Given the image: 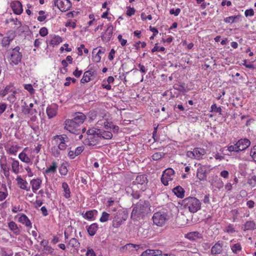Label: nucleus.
<instances>
[{"label":"nucleus","instance_id":"nucleus-18","mask_svg":"<svg viewBox=\"0 0 256 256\" xmlns=\"http://www.w3.org/2000/svg\"><path fill=\"white\" fill-rule=\"evenodd\" d=\"M100 129L92 128L86 132L88 137H90V139L96 138V140H98V132Z\"/></svg>","mask_w":256,"mask_h":256},{"label":"nucleus","instance_id":"nucleus-33","mask_svg":"<svg viewBox=\"0 0 256 256\" xmlns=\"http://www.w3.org/2000/svg\"><path fill=\"white\" fill-rule=\"evenodd\" d=\"M62 188L64 189V196L66 198H70V188H69L67 184V183L65 182H63L62 184Z\"/></svg>","mask_w":256,"mask_h":256},{"label":"nucleus","instance_id":"nucleus-32","mask_svg":"<svg viewBox=\"0 0 256 256\" xmlns=\"http://www.w3.org/2000/svg\"><path fill=\"white\" fill-rule=\"evenodd\" d=\"M46 114L48 118H51L56 115V109L52 106H49L46 108Z\"/></svg>","mask_w":256,"mask_h":256},{"label":"nucleus","instance_id":"nucleus-9","mask_svg":"<svg viewBox=\"0 0 256 256\" xmlns=\"http://www.w3.org/2000/svg\"><path fill=\"white\" fill-rule=\"evenodd\" d=\"M208 168L206 166H200L197 169L196 177L200 180H205L206 179Z\"/></svg>","mask_w":256,"mask_h":256},{"label":"nucleus","instance_id":"nucleus-28","mask_svg":"<svg viewBox=\"0 0 256 256\" xmlns=\"http://www.w3.org/2000/svg\"><path fill=\"white\" fill-rule=\"evenodd\" d=\"M8 227L10 229L13 231L14 234L18 235L20 234V230L17 226V224L14 222H10L8 223Z\"/></svg>","mask_w":256,"mask_h":256},{"label":"nucleus","instance_id":"nucleus-1","mask_svg":"<svg viewBox=\"0 0 256 256\" xmlns=\"http://www.w3.org/2000/svg\"><path fill=\"white\" fill-rule=\"evenodd\" d=\"M72 119H66L64 124V128L70 132L79 134L80 130V125L86 119V116L82 112H78L74 114Z\"/></svg>","mask_w":256,"mask_h":256},{"label":"nucleus","instance_id":"nucleus-38","mask_svg":"<svg viewBox=\"0 0 256 256\" xmlns=\"http://www.w3.org/2000/svg\"><path fill=\"white\" fill-rule=\"evenodd\" d=\"M140 245L134 244H126L125 246H122V249L124 250H130L132 248H135L136 250H138V248H140Z\"/></svg>","mask_w":256,"mask_h":256},{"label":"nucleus","instance_id":"nucleus-57","mask_svg":"<svg viewBox=\"0 0 256 256\" xmlns=\"http://www.w3.org/2000/svg\"><path fill=\"white\" fill-rule=\"evenodd\" d=\"M254 11L252 8L249 9V10H246L244 12V14H245L246 16V17L248 16H252L254 15Z\"/></svg>","mask_w":256,"mask_h":256},{"label":"nucleus","instance_id":"nucleus-2","mask_svg":"<svg viewBox=\"0 0 256 256\" xmlns=\"http://www.w3.org/2000/svg\"><path fill=\"white\" fill-rule=\"evenodd\" d=\"M150 204L148 201L140 200L134 207L131 218L134 220L144 219L150 210Z\"/></svg>","mask_w":256,"mask_h":256},{"label":"nucleus","instance_id":"nucleus-56","mask_svg":"<svg viewBox=\"0 0 256 256\" xmlns=\"http://www.w3.org/2000/svg\"><path fill=\"white\" fill-rule=\"evenodd\" d=\"M226 232L230 234H232L235 232L234 228L231 224H229L226 228Z\"/></svg>","mask_w":256,"mask_h":256},{"label":"nucleus","instance_id":"nucleus-16","mask_svg":"<svg viewBox=\"0 0 256 256\" xmlns=\"http://www.w3.org/2000/svg\"><path fill=\"white\" fill-rule=\"evenodd\" d=\"M162 253L160 250L148 249L142 254L141 256H158L162 255Z\"/></svg>","mask_w":256,"mask_h":256},{"label":"nucleus","instance_id":"nucleus-43","mask_svg":"<svg viewBox=\"0 0 256 256\" xmlns=\"http://www.w3.org/2000/svg\"><path fill=\"white\" fill-rule=\"evenodd\" d=\"M110 216V214L106 212H104L102 213V216L100 217V220L102 222H104L108 220Z\"/></svg>","mask_w":256,"mask_h":256},{"label":"nucleus","instance_id":"nucleus-52","mask_svg":"<svg viewBox=\"0 0 256 256\" xmlns=\"http://www.w3.org/2000/svg\"><path fill=\"white\" fill-rule=\"evenodd\" d=\"M39 32L41 36H44L48 34V29L45 27H43L40 29Z\"/></svg>","mask_w":256,"mask_h":256},{"label":"nucleus","instance_id":"nucleus-49","mask_svg":"<svg viewBox=\"0 0 256 256\" xmlns=\"http://www.w3.org/2000/svg\"><path fill=\"white\" fill-rule=\"evenodd\" d=\"M250 155L253 158L254 160L256 162V145L252 148L250 152Z\"/></svg>","mask_w":256,"mask_h":256},{"label":"nucleus","instance_id":"nucleus-27","mask_svg":"<svg viewBox=\"0 0 256 256\" xmlns=\"http://www.w3.org/2000/svg\"><path fill=\"white\" fill-rule=\"evenodd\" d=\"M10 160H12V171L15 174H18L20 172L19 162L16 160H14L12 158H10Z\"/></svg>","mask_w":256,"mask_h":256},{"label":"nucleus","instance_id":"nucleus-34","mask_svg":"<svg viewBox=\"0 0 256 256\" xmlns=\"http://www.w3.org/2000/svg\"><path fill=\"white\" fill-rule=\"evenodd\" d=\"M61 150L58 148V146H54L52 147L51 152L55 158H58L61 154Z\"/></svg>","mask_w":256,"mask_h":256},{"label":"nucleus","instance_id":"nucleus-31","mask_svg":"<svg viewBox=\"0 0 256 256\" xmlns=\"http://www.w3.org/2000/svg\"><path fill=\"white\" fill-rule=\"evenodd\" d=\"M92 76V74L90 70L86 72L84 74L82 78L80 80V82L84 84L90 82V77Z\"/></svg>","mask_w":256,"mask_h":256},{"label":"nucleus","instance_id":"nucleus-64","mask_svg":"<svg viewBox=\"0 0 256 256\" xmlns=\"http://www.w3.org/2000/svg\"><path fill=\"white\" fill-rule=\"evenodd\" d=\"M224 186V183L220 180H218L216 183V187L218 189L222 188Z\"/></svg>","mask_w":256,"mask_h":256},{"label":"nucleus","instance_id":"nucleus-54","mask_svg":"<svg viewBox=\"0 0 256 256\" xmlns=\"http://www.w3.org/2000/svg\"><path fill=\"white\" fill-rule=\"evenodd\" d=\"M118 41L120 42L122 46H126L127 40H126L122 39V36L121 34H119L118 36Z\"/></svg>","mask_w":256,"mask_h":256},{"label":"nucleus","instance_id":"nucleus-58","mask_svg":"<svg viewBox=\"0 0 256 256\" xmlns=\"http://www.w3.org/2000/svg\"><path fill=\"white\" fill-rule=\"evenodd\" d=\"M24 87V88L26 90H28L30 93L32 94V93L34 92V90L31 84H25Z\"/></svg>","mask_w":256,"mask_h":256},{"label":"nucleus","instance_id":"nucleus-60","mask_svg":"<svg viewBox=\"0 0 256 256\" xmlns=\"http://www.w3.org/2000/svg\"><path fill=\"white\" fill-rule=\"evenodd\" d=\"M92 60L94 62H98L100 61L101 56H100V54L96 53L95 56H93Z\"/></svg>","mask_w":256,"mask_h":256},{"label":"nucleus","instance_id":"nucleus-7","mask_svg":"<svg viewBox=\"0 0 256 256\" xmlns=\"http://www.w3.org/2000/svg\"><path fill=\"white\" fill-rule=\"evenodd\" d=\"M174 176V171L171 168H168L164 172L161 181L164 186H168V182L172 181Z\"/></svg>","mask_w":256,"mask_h":256},{"label":"nucleus","instance_id":"nucleus-4","mask_svg":"<svg viewBox=\"0 0 256 256\" xmlns=\"http://www.w3.org/2000/svg\"><path fill=\"white\" fill-rule=\"evenodd\" d=\"M152 219L155 224L162 226L170 219V216L167 210H161L154 213Z\"/></svg>","mask_w":256,"mask_h":256},{"label":"nucleus","instance_id":"nucleus-11","mask_svg":"<svg viewBox=\"0 0 256 256\" xmlns=\"http://www.w3.org/2000/svg\"><path fill=\"white\" fill-rule=\"evenodd\" d=\"M239 151H242L247 148L250 144V142L247 138L240 139L236 142Z\"/></svg>","mask_w":256,"mask_h":256},{"label":"nucleus","instance_id":"nucleus-42","mask_svg":"<svg viewBox=\"0 0 256 256\" xmlns=\"http://www.w3.org/2000/svg\"><path fill=\"white\" fill-rule=\"evenodd\" d=\"M31 108L26 104V102H24V105L22 107V112L24 114H30L32 112Z\"/></svg>","mask_w":256,"mask_h":256},{"label":"nucleus","instance_id":"nucleus-59","mask_svg":"<svg viewBox=\"0 0 256 256\" xmlns=\"http://www.w3.org/2000/svg\"><path fill=\"white\" fill-rule=\"evenodd\" d=\"M86 256H96V253L92 248H88L86 254Z\"/></svg>","mask_w":256,"mask_h":256},{"label":"nucleus","instance_id":"nucleus-63","mask_svg":"<svg viewBox=\"0 0 256 256\" xmlns=\"http://www.w3.org/2000/svg\"><path fill=\"white\" fill-rule=\"evenodd\" d=\"M229 173L228 171L224 170L220 172V176L224 178H227L228 177Z\"/></svg>","mask_w":256,"mask_h":256},{"label":"nucleus","instance_id":"nucleus-30","mask_svg":"<svg viewBox=\"0 0 256 256\" xmlns=\"http://www.w3.org/2000/svg\"><path fill=\"white\" fill-rule=\"evenodd\" d=\"M96 138L90 139V137H87L84 140V144L85 145L88 146H94L96 145L99 142L100 140H96Z\"/></svg>","mask_w":256,"mask_h":256},{"label":"nucleus","instance_id":"nucleus-35","mask_svg":"<svg viewBox=\"0 0 256 256\" xmlns=\"http://www.w3.org/2000/svg\"><path fill=\"white\" fill-rule=\"evenodd\" d=\"M68 245L71 247L76 249L79 247L80 244L77 239L75 238H72L70 240Z\"/></svg>","mask_w":256,"mask_h":256},{"label":"nucleus","instance_id":"nucleus-37","mask_svg":"<svg viewBox=\"0 0 256 256\" xmlns=\"http://www.w3.org/2000/svg\"><path fill=\"white\" fill-rule=\"evenodd\" d=\"M231 250L234 254H237L242 250V246L240 244L237 243L231 246Z\"/></svg>","mask_w":256,"mask_h":256},{"label":"nucleus","instance_id":"nucleus-44","mask_svg":"<svg viewBox=\"0 0 256 256\" xmlns=\"http://www.w3.org/2000/svg\"><path fill=\"white\" fill-rule=\"evenodd\" d=\"M60 172L62 175L65 176L68 173V169L65 164H62L60 168Z\"/></svg>","mask_w":256,"mask_h":256},{"label":"nucleus","instance_id":"nucleus-29","mask_svg":"<svg viewBox=\"0 0 256 256\" xmlns=\"http://www.w3.org/2000/svg\"><path fill=\"white\" fill-rule=\"evenodd\" d=\"M13 91V88L11 86H8L4 88L0 89V96L2 97L5 96L9 92Z\"/></svg>","mask_w":256,"mask_h":256},{"label":"nucleus","instance_id":"nucleus-40","mask_svg":"<svg viewBox=\"0 0 256 256\" xmlns=\"http://www.w3.org/2000/svg\"><path fill=\"white\" fill-rule=\"evenodd\" d=\"M164 155V152H156L152 156V158L154 160H158L163 158Z\"/></svg>","mask_w":256,"mask_h":256},{"label":"nucleus","instance_id":"nucleus-12","mask_svg":"<svg viewBox=\"0 0 256 256\" xmlns=\"http://www.w3.org/2000/svg\"><path fill=\"white\" fill-rule=\"evenodd\" d=\"M126 218H121L120 214L116 212L114 214V216L112 220V226L113 227L118 228L126 220Z\"/></svg>","mask_w":256,"mask_h":256},{"label":"nucleus","instance_id":"nucleus-15","mask_svg":"<svg viewBox=\"0 0 256 256\" xmlns=\"http://www.w3.org/2000/svg\"><path fill=\"white\" fill-rule=\"evenodd\" d=\"M222 242H218L215 244L214 246H213L211 249V254H220L222 252Z\"/></svg>","mask_w":256,"mask_h":256},{"label":"nucleus","instance_id":"nucleus-46","mask_svg":"<svg viewBox=\"0 0 256 256\" xmlns=\"http://www.w3.org/2000/svg\"><path fill=\"white\" fill-rule=\"evenodd\" d=\"M94 212H97L96 210L88 211L84 214V217H86L88 220H91L94 216Z\"/></svg>","mask_w":256,"mask_h":256},{"label":"nucleus","instance_id":"nucleus-25","mask_svg":"<svg viewBox=\"0 0 256 256\" xmlns=\"http://www.w3.org/2000/svg\"><path fill=\"white\" fill-rule=\"evenodd\" d=\"M58 167V164L56 162H53L52 165L45 170V173L46 174H54L56 171Z\"/></svg>","mask_w":256,"mask_h":256},{"label":"nucleus","instance_id":"nucleus-53","mask_svg":"<svg viewBox=\"0 0 256 256\" xmlns=\"http://www.w3.org/2000/svg\"><path fill=\"white\" fill-rule=\"evenodd\" d=\"M112 122H108L106 120L104 122L103 124L106 129L108 130L112 126Z\"/></svg>","mask_w":256,"mask_h":256},{"label":"nucleus","instance_id":"nucleus-45","mask_svg":"<svg viewBox=\"0 0 256 256\" xmlns=\"http://www.w3.org/2000/svg\"><path fill=\"white\" fill-rule=\"evenodd\" d=\"M0 168L3 171L10 170V167L7 165L6 160H1L0 161Z\"/></svg>","mask_w":256,"mask_h":256},{"label":"nucleus","instance_id":"nucleus-51","mask_svg":"<svg viewBox=\"0 0 256 256\" xmlns=\"http://www.w3.org/2000/svg\"><path fill=\"white\" fill-rule=\"evenodd\" d=\"M136 10L134 8L128 7L126 14L129 16H131L134 14Z\"/></svg>","mask_w":256,"mask_h":256},{"label":"nucleus","instance_id":"nucleus-36","mask_svg":"<svg viewBox=\"0 0 256 256\" xmlns=\"http://www.w3.org/2000/svg\"><path fill=\"white\" fill-rule=\"evenodd\" d=\"M19 158L26 163H29L30 161V158L24 152H21L18 156Z\"/></svg>","mask_w":256,"mask_h":256},{"label":"nucleus","instance_id":"nucleus-5","mask_svg":"<svg viewBox=\"0 0 256 256\" xmlns=\"http://www.w3.org/2000/svg\"><path fill=\"white\" fill-rule=\"evenodd\" d=\"M53 140L62 152L64 151L70 142L69 138L65 134L56 135L53 137Z\"/></svg>","mask_w":256,"mask_h":256},{"label":"nucleus","instance_id":"nucleus-14","mask_svg":"<svg viewBox=\"0 0 256 256\" xmlns=\"http://www.w3.org/2000/svg\"><path fill=\"white\" fill-rule=\"evenodd\" d=\"M185 238L190 240H196L198 239L202 238V235L198 232H192L186 234Z\"/></svg>","mask_w":256,"mask_h":256},{"label":"nucleus","instance_id":"nucleus-17","mask_svg":"<svg viewBox=\"0 0 256 256\" xmlns=\"http://www.w3.org/2000/svg\"><path fill=\"white\" fill-rule=\"evenodd\" d=\"M98 135V140H100L102 138L110 140L112 138V134L111 132L109 131L103 130H100Z\"/></svg>","mask_w":256,"mask_h":256},{"label":"nucleus","instance_id":"nucleus-8","mask_svg":"<svg viewBox=\"0 0 256 256\" xmlns=\"http://www.w3.org/2000/svg\"><path fill=\"white\" fill-rule=\"evenodd\" d=\"M54 4L62 12H66L72 7L69 0H54Z\"/></svg>","mask_w":256,"mask_h":256},{"label":"nucleus","instance_id":"nucleus-6","mask_svg":"<svg viewBox=\"0 0 256 256\" xmlns=\"http://www.w3.org/2000/svg\"><path fill=\"white\" fill-rule=\"evenodd\" d=\"M20 48L18 46L12 50L10 58V64H12L14 65H17L20 62L22 58V54L20 52Z\"/></svg>","mask_w":256,"mask_h":256},{"label":"nucleus","instance_id":"nucleus-10","mask_svg":"<svg viewBox=\"0 0 256 256\" xmlns=\"http://www.w3.org/2000/svg\"><path fill=\"white\" fill-rule=\"evenodd\" d=\"M113 31V26L112 24L108 26L106 32L103 33L101 36V38L102 41L108 42L110 40Z\"/></svg>","mask_w":256,"mask_h":256},{"label":"nucleus","instance_id":"nucleus-47","mask_svg":"<svg viewBox=\"0 0 256 256\" xmlns=\"http://www.w3.org/2000/svg\"><path fill=\"white\" fill-rule=\"evenodd\" d=\"M228 150L230 152H240L239 150H238V147L236 143L234 145H231L229 146L228 148Z\"/></svg>","mask_w":256,"mask_h":256},{"label":"nucleus","instance_id":"nucleus-23","mask_svg":"<svg viewBox=\"0 0 256 256\" xmlns=\"http://www.w3.org/2000/svg\"><path fill=\"white\" fill-rule=\"evenodd\" d=\"M173 192L180 198H183L184 196V190L180 186H177L173 189Z\"/></svg>","mask_w":256,"mask_h":256},{"label":"nucleus","instance_id":"nucleus-62","mask_svg":"<svg viewBox=\"0 0 256 256\" xmlns=\"http://www.w3.org/2000/svg\"><path fill=\"white\" fill-rule=\"evenodd\" d=\"M84 150L83 146H78L74 150V154H76V156L80 154Z\"/></svg>","mask_w":256,"mask_h":256},{"label":"nucleus","instance_id":"nucleus-61","mask_svg":"<svg viewBox=\"0 0 256 256\" xmlns=\"http://www.w3.org/2000/svg\"><path fill=\"white\" fill-rule=\"evenodd\" d=\"M236 18V16H233L227 17L226 18H224V20L227 23L233 22H234Z\"/></svg>","mask_w":256,"mask_h":256},{"label":"nucleus","instance_id":"nucleus-48","mask_svg":"<svg viewBox=\"0 0 256 256\" xmlns=\"http://www.w3.org/2000/svg\"><path fill=\"white\" fill-rule=\"evenodd\" d=\"M62 41V38L59 36H56L52 40V44H57Z\"/></svg>","mask_w":256,"mask_h":256},{"label":"nucleus","instance_id":"nucleus-21","mask_svg":"<svg viewBox=\"0 0 256 256\" xmlns=\"http://www.w3.org/2000/svg\"><path fill=\"white\" fill-rule=\"evenodd\" d=\"M42 180L40 178L34 179L30 181L32 190L34 192L40 188Z\"/></svg>","mask_w":256,"mask_h":256},{"label":"nucleus","instance_id":"nucleus-39","mask_svg":"<svg viewBox=\"0 0 256 256\" xmlns=\"http://www.w3.org/2000/svg\"><path fill=\"white\" fill-rule=\"evenodd\" d=\"M222 108L220 107H217L216 104H213L211 106V112H214L216 113H218L219 114L222 115Z\"/></svg>","mask_w":256,"mask_h":256},{"label":"nucleus","instance_id":"nucleus-19","mask_svg":"<svg viewBox=\"0 0 256 256\" xmlns=\"http://www.w3.org/2000/svg\"><path fill=\"white\" fill-rule=\"evenodd\" d=\"M242 228L244 231L253 230L256 228V224L254 221H246L243 225Z\"/></svg>","mask_w":256,"mask_h":256},{"label":"nucleus","instance_id":"nucleus-26","mask_svg":"<svg viewBox=\"0 0 256 256\" xmlns=\"http://www.w3.org/2000/svg\"><path fill=\"white\" fill-rule=\"evenodd\" d=\"M16 180L20 188L26 190H30V188H27L28 182L26 180H24L20 176H18L16 178Z\"/></svg>","mask_w":256,"mask_h":256},{"label":"nucleus","instance_id":"nucleus-55","mask_svg":"<svg viewBox=\"0 0 256 256\" xmlns=\"http://www.w3.org/2000/svg\"><path fill=\"white\" fill-rule=\"evenodd\" d=\"M157 44H156V46L154 47V48L152 50V52H154L156 51H161L164 52L165 50V48L164 47H158Z\"/></svg>","mask_w":256,"mask_h":256},{"label":"nucleus","instance_id":"nucleus-13","mask_svg":"<svg viewBox=\"0 0 256 256\" xmlns=\"http://www.w3.org/2000/svg\"><path fill=\"white\" fill-rule=\"evenodd\" d=\"M12 8L14 14H20L22 12V4L19 1H14L11 4Z\"/></svg>","mask_w":256,"mask_h":256},{"label":"nucleus","instance_id":"nucleus-24","mask_svg":"<svg viewBox=\"0 0 256 256\" xmlns=\"http://www.w3.org/2000/svg\"><path fill=\"white\" fill-rule=\"evenodd\" d=\"M194 154H195V158L198 160L201 158L206 152L204 148H194Z\"/></svg>","mask_w":256,"mask_h":256},{"label":"nucleus","instance_id":"nucleus-20","mask_svg":"<svg viewBox=\"0 0 256 256\" xmlns=\"http://www.w3.org/2000/svg\"><path fill=\"white\" fill-rule=\"evenodd\" d=\"M18 222L24 224L26 227L31 228L32 227V223L27 216L24 214L20 215L18 218Z\"/></svg>","mask_w":256,"mask_h":256},{"label":"nucleus","instance_id":"nucleus-22","mask_svg":"<svg viewBox=\"0 0 256 256\" xmlns=\"http://www.w3.org/2000/svg\"><path fill=\"white\" fill-rule=\"evenodd\" d=\"M86 230L90 236H94L98 228V225L96 223H94L89 226H86Z\"/></svg>","mask_w":256,"mask_h":256},{"label":"nucleus","instance_id":"nucleus-50","mask_svg":"<svg viewBox=\"0 0 256 256\" xmlns=\"http://www.w3.org/2000/svg\"><path fill=\"white\" fill-rule=\"evenodd\" d=\"M180 11L181 10L179 8H178L176 10H174V8H172L170 10V14H174V16H178L180 14Z\"/></svg>","mask_w":256,"mask_h":256},{"label":"nucleus","instance_id":"nucleus-41","mask_svg":"<svg viewBox=\"0 0 256 256\" xmlns=\"http://www.w3.org/2000/svg\"><path fill=\"white\" fill-rule=\"evenodd\" d=\"M136 180L138 183L143 184L147 180V178L145 175H140L136 177Z\"/></svg>","mask_w":256,"mask_h":256},{"label":"nucleus","instance_id":"nucleus-3","mask_svg":"<svg viewBox=\"0 0 256 256\" xmlns=\"http://www.w3.org/2000/svg\"><path fill=\"white\" fill-rule=\"evenodd\" d=\"M184 207L191 212L194 213L200 209L201 202L195 197H188L182 200Z\"/></svg>","mask_w":256,"mask_h":256}]
</instances>
